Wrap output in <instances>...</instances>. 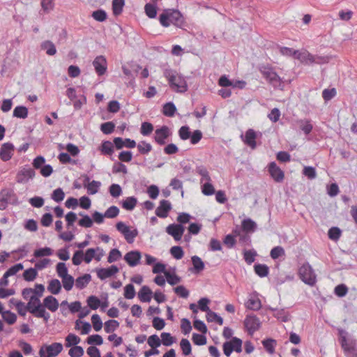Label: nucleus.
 I'll use <instances>...</instances> for the list:
<instances>
[{
	"label": "nucleus",
	"mask_w": 357,
	"mask_h": 357,
	"mask_svg": "<svg viewBox=\"0 0 357 357\" xmlns=\"http://www.w3.org/2000/svg\"><path fill=\"white\" fill-rule=\"evenodd\" d=\"M159 21L164 27L173 24L177 27L182 28L185 25V20L181 13L178 10L166 9L159 16Z\"/></svg>",
	"instance_id": "obj_1"
},
{
	"label": "nucleus",
	"mask_w": 357,
	"mask_h": 357,
	"mask_svg": "<svg viewBox=\"0 0 357 357\" xmlns=\"http://www.w3.org/2000/svg\"><path fill=\"white\" fill-rule=\"evenodd\" d=\"M259 72L263 77L271 84L274 88H278L282 86V81L280 76L274 70L273 68L270 65H260L258 66Z\"/></svg>",
	"instance_id": "obj_2"
},
{
	"label": "nucleus",
	"mask_w": 357,
	"mask_h": 357,
	"mask_svg": "<svg viewBox=\"0 0 357 357\" xmlns=\"http://www.w3.org/2000/svg\"><path fill=\"white\" fill-rule=\"evenodd\" d=\"M299 278L305 283L311 287L317 282V276L312 266L308 264H303L298 269Z\"/></svg>",
	"instance_id": "obj_3"
},
{
	"label": "nucleus",
	"mask_w": 357,
	"mask_h": 357,
	"mask_svg": "<svg viewBox=\"0 0 357 357\" xmlns=\"http://www.w3.org/2000/svg\"><path fill=\"white\" fill-rule=\"evenodd\" d=\"M244 326L249 335H252L261 327L259 319L253 314H248L244 320Z\"/></svg>",
	"instance_id": "obj_4"
},
{
	"label": "nucleus",
	"mask_w": 357,
	"mask_h": 357,
	"mask_svg": "<svg viewBox=\"0 0 357 357\" xmlns=\"http://www.w3.org/2000/svg\"><path fill=\"white\" fill-rule=\"evenodd\" d=\"M172 135V132L168 126H162L155 130L154 140L160 146L166 144V139Z\"/></svg>",
	"instance_id": "obj_5"
},
{
	"label": "nucleus",
	"mask_w": 357,
	"mask_h": 357,
	"mask_svg": "<svg viewBox=\"0 0 357 357\" xmlns=\"http://www.w3.org/2000/svg\"><path fill=\"white\" fill-rule=\"evenodd\" d=\"M185 227L181 224H170L166 227V232L172 236L176 241L181 240Z\"/></svg>",
	"instance_id": "obj_6"
},
{
	"label": "nucleus",
	"mask_w": 357,
	"mask_h": 357,
	"mask_svg": "<svg viewBox=\"0 0 357 357\" xmlns=\"http://www.w3.org/2000/svg\"><path fill=\"white\" fill-rule=\"evenodd\" d=\"M268 172L272 178L277 183H281L284 178V172L277 165L275 162L268 165Z\"/></svg>",
	"instance_id": "obj_7"
},
{
	"label": "nucleus",
	"mask_w": 357,
	"mask_h": 357,
	"mask_svg": "<svg viewBox=\"0 0 357 357\" xmlns=\"http://www.w3.org/2000/svg\"><path fill=\"white\" fill-rule=\"evenodd\" d=\"M35 175L36 172L33 169L25 167L17 172L16 181L20 183H26L29 179H32Z\"/></svg>",
	"instance_id": "obj_8"
},
{
	"label": "nucleus",
	"mask_w": 357,
	"mask_h": 357,
	"mask_svg": "<svg viewBox=\"0 0 357 357\" xmlns=\"http://www.w3.org/2000/svg\"><path fill=\"white\" fill-rule=\"evenodd\" d=\"M15 147L12 143L3 144L0 149V158L4 162L8 161L13 155Z\"/></svg>",
	"instance_id": "obj_9"
},
{
	"label": "nucleus",
	"mask_w": 357,
	"mask_h": 357,
	"mask_svg": "<svg viewBox=\"0 0 357 357\" xmlns=\"http://www.w3.org/2000/svg\"><path fill=\"white\" fill-rule=\"evenodd\" d=\"M93 66L96 73L99 75H103L107 71V60L104 56H98L93 61Z\"/></svg>",
	"instance_id": "obj_10"
},
{
	"label": "nucleus",
	"mask_w": 357,
	"mask_h": 357,
	"mask_svg": "<svg viewBox=\"0 0 357 357\" xmlns=\"http://www.w3.org/2000/svg\"><path fill=\"white\" fill-rule=\"evenodd\" d=\"M171 209V203L168 200L162 199L160 202V205L155 210V214L159 218H165L168 216L169 212Z\"/></svg>",
	"instance_id": "obj_11"
},
{
	"label": "nucleus",
	"mask_w": 357,
	"mask_h": 357,
	"mask_svg": "<svg viewBox=\"0 0 357 357\" xmlns=\"http://www.w3.org/2000/svg\"><path fill=\"white\" fill-rule=\"evenodd\" d=\"M119 268L115 265H112L109 268H101L99 269H97V275L98 277L103 280L106 278H110L113 275H114L116 273L119 272Z\"/></svg>",
	"instance_id": "obj_12"
},
{
	"label": "nucleus",
	"mask_w": 357,
	"mask_h": 357,
	"mask_svg": "<svg viewBox=\"0 0 357 357\" xmlns=\"http://www.w3.org/2000/svg\"><path fill=\"white\" fill-rule=\"evenodd\" d=\"M141 257L142 255L139 251L132 250L126 254L124 259L130 266L134 267L139 264Z\"/></svg>",
	"instance_id": "obj_13"
},
{
	"label": "nucleus",
	"mask_w": 357,
	"mask_h": 357,
	"mask_svg": "<svg viewBox=\"0 0 357 357\" xmlns=\"http://www.w3.org/2000/svg\"><path fill=\"white\" fill-rule=\"evenodd\" d=\"M172 89L178 93H184L188 90L186 81L183 77L178 76L175 77V80L169 84Z\"/></svg>",
	"instance_id": "obj_14"
},
{
	"label": "nucleus",
	"mask_w": 357,
	"mask_h": 357,
	"mask_svg": "<svg viewBox=\"0 0 357 357\" xmlns=\"http://www.w3.org/2000/svg\"><path fill=\"white\" fill-rule=\"evenodd\" d=\"M64 306H68L71 313H75L79 312L82 309V304L80 301H75L68 304L67 301H63L61 303V312L63 316L67 315V310L64 308Z\"/></svg>",
	"instance_id": "obj_15"
},
{
	"label": "nucleus",
	"mask_w": 357,
	"mask_h": 357,
	"mask_svg": "<svg viewBox=\"0 0 357 357\" xmlns=\"http://www.w3.org/2000/svg\"><path fill=\"white\" fill-rule=\"evenodd\" d=\"M114 144L117 149H121L124 146L130 149H132L136 146L137 144L134 139L130 138L123 139L117 137L114 139Z\"/></svg>",
	"instance_id": "obj_16"
},
{
	"label": "nucleus",
	"mask_w": 357,
	"mask_h": 357,
	"mask_svg": "<svg viewBox=\"0 0 357 357\" xmlns=\"http://www.w3.org/2000/svg\"><path fill=\"white\" fill-rule=\"evenodd\" d=\"M241 137L242 138L243 142L248 146L252 149L256 148L257 144L255 139L257 135L255 131L253 129H248L245 132V136L241 135Z\"/></svg>",
	"instance_id": "obj_17"
},
{
	"label": "nucleus",
	"mask_w": 357,
	"mask_h": 357,
	"mask_svg": "<svg viewBox=\"0 0 357 357\" xmlns=\"http://www.w3.org/2000/svg\"><path fill=\"white\" fill-rule=\"evenodd\" d=\"M45 307L40 304V305L34 307L32 310H30V313L38 318H42L47 322L50 319V314L45 310Z\"/></svg>",
	"instance_id": "obj_18"
},
{
	"label": "nucleus",
	"mask_w": 357,
	"mask_h": 357,
	"mask_svg": "<svg viewBox=\"0 0 357 357\" xmlns=\"http://www.w3.org/2000/svg\"><path fill=\"white\" fill-rule=\"evenodd\" d=\"M153 292L148 286H143L138 292V298L143 303H149L151 300Z\"/></svg>",
	"instance_id": "obj_19"
},
{
	"label": "nucleus",
	"mask_w": 357,
	"mask_h": 357,
	"mask_svg": "<svg viewBox=\"0 0 357 357\" xmlns=\"http://www.w3.org/2000/svg\"><path fill=\"white\" fill-rule=\"evenodd\" d=\"M43 305L51 312L56 311L59 305L57 299L53 296L45 297Z\"/></svg>",
	"instance_id": "obj_20"
},
{
	"label": "nucleus",
	"mask_w": 357,
	"mask_h": 357,
	"mask_svg": "<svg viewBox=\"0 0 357 357\" xmlns=\"http://www.w3.org/2000/svg\"><path fill=\"white\" fill-rule=\"evenodd\" d=\"M241 228L247 234L253 233L256 231L257 225L252 219L246 218L241 222Z\"/></svg>",
	"instance_id": "obj_21"
},
{
	"label": "nucleus",
	"mask_w": 357,
	"mask_h": 357,
	"mask_svg": "<svg viewBox=\"0 0 357 357\" xmlns=\"http://www.w3.org/2000/svg\"><path fill=\"white\" fill-rule=\"evenodd\" d=\"M46 350L47 352V357H54L61 352L63 350V345L61 343L54 342L49 346H47Z\"/></svg>",
	"instance_id": "obj_22"
},
{
	"label": "nucleus",
	"mask_w": 357,
	"mask_h": 357,
	"mask_svg": "<svg viewBox=\"0 0 357 357\" xmlns=\"http://www.w3.org/2000/svg\"><path fill=\"white\" fill-rule=\"evenodd\" d=\"M1 195H4L6 200H8V204H10L12 205H18L20 204L18 197L13 190H2Z\"/></svg>",
	"instance_id": "obj_23"
},
{
	"label": "nucleus",
	"mask_w": 357,
	"mask_h": 357,
	"mask_svg": "<svg viewBox=\"0 0 357 357\" xmlns=\"http://www.w3.org/2000/svg\"><path fill=\"white\" fill-rule=\"evenodd\" d=\"M191 261L193 265V268L191 271L193 273H199L204 269V263L199 257L194 255L191 257Z\"/></svg>",
	"instance_id": "obj_24"
},
{
	"label": "nucleus",
	"mask_w": 357,
	"mask_h": 357,
	"mask_svg": "<svg viewBox=\"0 0 357 357\" xmlns=\"http://www.w3.org/2000/svg\"><path fill=\"white\" fill-rule=\"evenodd\" d=\"M271 311L275 312L273 316L278 319L282 321V322H287L289 320L290 314L286 311L284 309H276L273 307H269Z\"/></svg>",
	"instance_id": "obj_25"
},
{
	"label": "nucleus",
	"mask_w": 357,
	"mask_h": 357,
	"mask_svg": "<svg viewBox=\"0 0 357 357\" xmlns=\"http://www.w3.org/2000/svg\"><path fill=\"white\" fill-rule=\"evenodd\" d=\"M91 280V276L89 273H86L78 277L75 280V287L79 289H83Z\"/></svg>",
	"instance_id": "obj_26"
},
{
	"label": "nucleus",
	"mask_w": 357,
	"mask_h": 357,
	"mask_svg": "<svg viewBox=\"0 0 357 357\" xmlns=\"http://www.w3.org/2000/svg\"><path fill=\"white\" fill-rule=\"evenodd\" d=\"M296 59H298L301 63L306 65L314 63V55L307 51L304 52H298V54L296 56Z\"/></svg>",
	"instance_id": "obj_27"
},
{
	"label": "nucleus",
	"mask_w": 357,
	"mask_h": 357,
	"mask_svg": "<svg viewBox=\"0 0 357 357\" xmlns=\"http://www.w3.org/2000/svg\"><path fill=\"white\" fill-rule=\"evenodd\" d=\"M40 48L46 52L49 56H53L56 53L54 44L50 40H45L40 44Z\"/></svg>",
	"instance_id": "obj_28"
},
{
	"label": "nucleus",
	"mask_w": 357,
	"mask_h": 357,
	"mask_svg": "<svg viewBox=\"0 0 357 357\" xmlns=\"http://www.w3.org/2000/svg\"><path fill=\"white\" fill-rule=\"evenodd\" d=\"M61 289V284L58 279H52L50 281L47 290L52 294H58Z\"/></svg>",
	"instance_id": "obj_29"
},
{
	"label": "nucleus",
	"mask_w": 357,
	"mask_h": 357,
	"mask_svg": "<svg viewBox=\"0 0 357 357\" xmlns=\"http://www.w3.org/2000/svg\"><path fill=\"white\" fill-rule=\"evenodd\" d=\"M255 273L260 278L266 277L268 275L269 268L266 264H256L254 266Z\"/></svg>",
	"instance_id": "obj_30"
},
{
	"label": "nucleus",
	"mask_w": 357,
	"mask_h": 357,
	"mask_svg": "<svg viewBox=\"0 0 357 357\" xmlns=\"http://www.w3.org/2000/svg\"><path fill=\"white\" fill-rule=\"evenodd\" d=\"M176 112V107L173 102H169L164 105L162 113L165 116L172 117L175 114Z\"/></svg>",
	"instance_id": "obj_31"
},
{
	"label": "nucleus",
	"mask_w": 357,
	"mask_h": 357,
	"mask_svg": "<svg viewBox=\"0 0 357 357\" xmlns=\"http://www.w3.org/2000/svg\"><path fill=\"white\" fill-rule=\"evenodd\" d=\"M125 5L124 0H113L112 1V11L115 16L121 15L123 12V8Z\"/></svg>",
	"instance_id": "obj_32"
},
{
	"label": "nucleus",
	"mask_w": 357,
	"mask_h": 357,
	"mask_svg": "<svg viewBox=\"0 0 357 357\" xmlns=\"http://www.w3.org/2000/svg\"><path fill=\"white\" fill-rule=\"evenodd\" d=\"M137 199L135 197H128L122 202V207L128 211H132L135 207Z\"/></svg>",
	"instance_id": "obj_33"
},
{
	"label": "nucleus",
	"mask_w": 357,
	"mask_h": 357,
	"mask_svg": "<svg viewBox=\"0 0 357 357\" xmlns=\"http://www.w3.org/2000/svg\"><path fill=\"white\" fill-rule=\"evenodd\" d=\"M100 151L103 155H112L114 153V146L109 141H104L100 148Z\"/></svg>",
	"instance_id": "obj_34"
},
{
	"label": "nucleus",
	"mask_w": 357,
	"mask_h": 357,
	"mask_svg": "<svg viewBox=\"0 0 357 357\" xmlns=\"http://www.w3.org/2000/svg\"><path fill=\"white\" fill-rule=\"evenodd\" d=\"M245 306L247 308L250 310H258L261 307V301L258 298L252 297L248 299V301L245 303Z\"/></svg>",
	"instance_id": "obj_35"
},
{
	"label": "nucleus",
	"mask_w": 357,
	"mask_h": 357,
	"mask_svg": "<svg viewBox=\"0 0 357 357\" xmlns=\"http://www.w3.org/2000/svg\"><path fill=\"white\" fill-rule=\"evenodd\" d=\"M298 124H299V128L305 135L310 134L313 129V126L310 123V120H308V119L300 120L298 121Z\"/></svg>",
	"instance_id": "obj_36"
},
{
	"label": "nucleus",
	"mask_w": 357,
	"mask_h": 357,
	"mask_svg": "<svg viewBox=\"0 0 357 357\" xmlns=\"http://www.w3.org/2000/svg\"><path fill=\"white\" fill-rule=\"evenodd\" d=\"M262 344L266 351L270 354L275 352V346L276 345V340L272 338H267L262 341Z\"/></svg>",
	"instance_id": "obj_37"
},
{
	"label": "nucleus",
	"mask_w": 357,
	"mask_h": 357,
	"mask_svg": "<svg viewBox=\"0 0 357 357\" xmlns=\"http://www.w3.org/2000/svg\"><path fill=\"white\" fill-rule=\"evenodd\" d=\"M95 255H96V249H94V248H89L86 251L85 255H84V257H84V261L86 264L90 263L93 258H95V259L96 261H100V258H101V256L102 255H101L100 256H97V257H96Z\"/></svg>",
	"instance_id": "obj_38"
},
{
	"label": "nucleus",
	"mask_w": 357,
	"mask_h": 357,
	"mask_svg": "<svg viewBox=\"0 0 357 357\" xmlns=\"http://www.w3.org/2000/svg\"><path fill=\"white\" fill-rule=\"evenodd\" d=\"M13 116L26 119L28 116V109L25 106H17L13 110Z\"/></svg>",
	"instance_id": "obj_39"
},
{
	"label": "nucleus",
	"mask_w": 357,
	"mask_h": 357,
	"mask_svg": "<svg viewBox=\"0 0 357 357\" xmlns=\"http://www.w3.org/2000/svg\"><path fill=\"white\" fill-rule=\"evenodd\" d=\"M100 185L101 183L100 181H92L87 185H86L85 183L84 184V186L87 188V192L89 195H94L97 193Z\"/></svg>",
	"instance_id": "obj_40"
},
{
	"label": "nucleus",
	"mask_w": 357,
	"mask_h": 357,
	"mask_svg": "<svg viewBox=\"0 0 357 357\" xmlns=\"http://www.w3.org/2000/svg\"><path fill=\"white\" fill-rule=\"evenodd\" d=\"M3 319L8 324H14L17 321V315L10 310L3 311L1 313Z\"/></svg>",
	"instance_id": "obj_41"
},
{
	"label": "nucleus",
	"mask_w": 357,
	"mask_h": 357,
	"mask_svg": "<svg viewBox=\"0 0 357 357\" xmlns=\"http://www.w3.org/2000/svg\"><path fill=\"white\" fill-rule=\"evenodd\" d=\"M206 318L208 322L215 321L219 325L223 324V319L216 312H213L211 310L206 314Z\"/></svg>",
	"instance_id": "obj_42"
},
{
	"label": "nucleus",
	"mask_w": 357,
	"mask_h": 357,
	"mask_svg": "<svg viewBox=\"0 0 357 357\" xmlns=\"http://www.w3.org/2000/svg\"><path fill=\"white\" fill-rule=\"evenodd\" d=\"M66 347H70L71 346L74 347V346L77 345L80 342L81 339L77 335H76L73 333H70L66 337Z\"/></svg>",
	"instance_id": "obj_43"
},
{
	"label": "nucleus",
	"mask_w": 357,
	"mask_h": 357,
	"mask_svg": "<svg viewBox=\"0 0 357 357\" xmlns=\"http://www.w3.org/2000/svg\"><path fill=\"white\" fill-rule=\"evenodd\" d=\"M165 276L166 278L167 282L170 285H175L179 283L181 281V278L175 273H171L170 272H165Z\"/></svg>",
	"instance_id": "obj_44"
},
{
	"label": "nucleus",
	"mask_w": 357,
	"mask_h": 357,
	"mask_svg": "<svg viewBox=\"0 0 357 357\" xmlns=\"http://www.w3.org/2000/svg\"><path fill=\"white\" fill-rule=\"evenodd\" d=\"M138 151L142 155L148 154L152 150L151 144L146 141H141L137 146Z\"/></svg>",
	"instance_id": "obj_45"
},
{
	"label": "nucleus",
	"mask_w": 357,
	"mask_h": 357,
	"mask_svg": "<svg viewBox=\"0 0 357 357\" xmlns=\"http://www.w3.org/2000/svg\"><path fill=\"white\" fill-rule=\"evenodd\" d=\"M119 326V323L115 319H110L105 323V331L107 333L114 332Z\"/></svg>",
	"instance_id": "obj_46"
},
{
	"label": "nucleus",
	"mask_w": 357,
	"mask_h": 357,
	"mask_svg": "<svg viewBox=\"0 0 357 357\" xmlns=\"http://www.w3.org/2000/svg\"><path fill=\"white\" fill-rule=\"evenodd\" d=\"M38 275L37 271L33 268H29L23 273L24 280L27 282L33 281Z\"/></svg>",
	"instance_id": "obj_47"
},
{
	"label": "nucleus",
	"mask_w": 357,
	"mask_h": 357,
	"mask_svg": "<svg viewBox=\"0 0 357 357\" xmlns=\"http://www.w3.org/2000/svg\"><path fill=\"white\" fill-rule=\"evenodd\" d=\"M92 17L100 22H102L107 20V13L102 9H98L92 13Z\"/></svg>",
	"instance_id": "obj_48"
},
{
	"label": "nucleus",
	"mask_w": 357,
	"mask_h": 357,
	"mask_svg": "<svg viewBox=\"0 0 357 357\" xmlns=\"http://www.w3.org/2000/svg\"><path fill=\"white\" fill-rule=\"evenodd\" d=\"M160 337L162 338L161 342L167 347L171 346L176 341L175 338L169 333L163 332L161 333Z\"/></svg>",
	"instance_id": "obj_49"
},
{
	"label": "nucleus",
	"mask_w": 357,
	"mask_h": 357,
	"mask_svg": "<svg viewBox=\"0 0 357 357\" xmlns=\"http://www.w3.org/2000/svg\"><path fill=\"white\" fill-rule=\"evenodd\" d=\"M285 255V251L282 246H276L274 247L270 252V256L273 259H277L280 257H283Z\"/></svg>",
	"instance_id": "obj_50"
},
{
	"label": "nucleus",
	"mask_w": 357,
	"mask_h": 357,
	"mask_svg": "<svg viewBox=\"0 0 357 357\" xmlns=\"http://www.w3.org/2000/svg\"><path fill=\"white\" fill-rule=\"evenodd\" d=\"M180 346L183 355L188 356L191 354L192 347L190 342L188 340L182 339L180 342Z\"/></svg>",
	"instance_id": "obj_51"
},
{
	"label": "nucleus",
	"mask_w": 357,
	"mask_h": 357,
	"mask_svg": "<svg viewBox=\"0 0 357 357\" xmlns=\"http://www.w3.org/2000/svg\"><path fill=\"white\" fill-rule=\"evenodd\" d=\"M53 254V250L48 247L39 248L36 250L33 253L35 257H42L44 256H50Z\"/></svg>",
	"instance_id": "obj_52"
},
{
	"label": "nucleus",
	"mask_w": 357,
	"mask_h": 357,
	"mask_svg": "<svg viewBox=\"0 0 357 357\" xmlns=\"http://www.w3.org/2000/svg\"><path fill=\"white\" fill-rule=\"evenodd\" d=\"M115 128V124L112 121L105 122L100 126V130L105 135L112 133Z\"/></svg>",
	"instance_id": "obj_53"
},
{
	"label": "nucleus",
	"mask_w": 357,
	"mask_h": 357,
	"mask_svg": "<svg viewBox=\"0 0 357 357\" xmlns=\"http://www.w3.org/2000/svg\"><path fill=\"white\" fill-rule=\"evenodd\" d=\"M61 279L63 288L68 291L71 290L75 282L73 277L70 275H68L64 278H62Z\"/></svg>",
	"instance_id": "obj_54"
},
{
	"label": "nucleus",
	"mask_w": 357,
	"mask_h": 357,
	"mask_svg": "<svg viewBox=\"0 0 357 357\" xmlns=\"http://www.w3.org/2000/svg\"><path fill=\"white\" fill-rule=\"evenodd\" d=\"M56 271L58 274V275L62 278H64L69 274L68 273V268L66 267V265L63 262H59L56 266Z\"/></svg>",
	"instance_id": "obj_55"
},
{
	"label": "nucleus",
	"mask_w": 357,
	"mask_h": 357,
	"mask_svg": "<svg viewBox=\"0 0 357 357\" xmlns=\"http://www.w3.org/2000/svg\"><path fill=\"white\" fill-rule=\"evenodd\" d=\"M86 302L91 310H97L100 305V301L96 296H90L88 297Z\"/></svg>",
	"instance_id": "obj_56"
},
{
	"label": "nucleus",
	"mask_w": 357,
	"mask_h": 357,
	"mask_svg": "<svg viewBox=\"0 0 357 357\" xmlns=\"http://www.w3.org/2000/svg\"><path fill=\"white\" fill-rule=\"evenodd\" d=\"M144 10L149 18H155L157 15L156 6L151 3H146L144 6Z\"/></svg>",
	"instance_id": "obj_57"
},
{
	"label": "nucleus",
	"mask_w": 357,
	"mask_h": 357,
	"mask_svg": "<svg viewBox=\"0 0 357 357\" xmlns=\"http://www.w3.org/2000/svg\"><path fill=\"white\" fill-rule=\"evenodd\" d=\"M342 234V231L337 227H331L328 232V238L333 241H337Z\"/></svg>",
	"instance_id": "obj_58"
},
{
	"label": "nucleus",
	"mask_w": 357,
	"mask_h": 357,
	"mask_svg": "<svg viewBox=\"0 0 357 357\" xmlns=\"http://www.w3.org/2000/svg\"><path fill=\"white\" fill-rule=\"evenodd\" d=\"M178 133L181 139L187 140L190 139L191 132L188 126H183L179 128Z\"/></svg>",
	"instance_id": "obj_59"
},
{
	"label": "nucleus",
	"mask_w": 357,
	"mask_h": 357,
	"mask_svg": "<svg viewBox=\"0 0 357 357\" xmlns=\"http://www.w3.org/2000/svg\"><path fill=\"white\" fill-rule=\"evenodd\" d=\"M257 252L254 250H245L243 252L244 259L248 264H251L255 260Z\"/></svg>",
	"instance_id": "obj_60"
},
{
	"label": "nucleus",
	"mask_w": 357,
	"mask_h": 357,
	"mask_svg": "<svg viewBox=\"0 0 357 357\" xmlns=\"http://www.w3.org/2000/svg\"><path fill=\"white\" fill-rule=\"evenodd\" d=\"M121 257V252L117 249L114 248L112 249L109 253V256L107 257V261L109 263H112L116 261Z\"/></svg>",
	"instance_id": "obj_61"
},
{
	"label": "nucleus",
	"mask_w": 357,
	"mask_h": 357,
	"mask_svg": "<svg viewBox=\"0 0 357 357\" xmlns=\"http://www.w3.org/2000/svg\"><path fill=\"white\" fill-rule=\"evenodd\" d=\"M84 354V349L80 346H74L68 351L70 357H82Z\"/></svg>",
	"instance_id": "obj_62"
},
{
	"label": "nucleus",
	"mask_w": 357,
	"mask_h": 357,
	"mask_svg": "<svg viewBox=\"0 0 357 357\" xmlns=\"http://www.w3.org/2000/svg\"><path fill=\"white\" fill-rule=\"evenodd\" d=\"M153 130V126L149 122H143L141 126L140 132L144 136L149 135Z\"/></svg>",
	"instance_id": "obj_63"
},
{
	"label": "nucleus",
	"mask_w": 357,
	"mask_h": 357,
	"mask_svg": "<svg viewBox=\"0 0 357 357\" xmlns=\"http://www.w3.org/2000/svg\"><path fill=\"white\" fill-rule=\"evenodd\" d=\"M170 253L176 259H181L184 255V252L182 248L178 245L172 247L170 249Z\"/></svg>",
	"instance_id": "obj_64"
}]
</instances>
